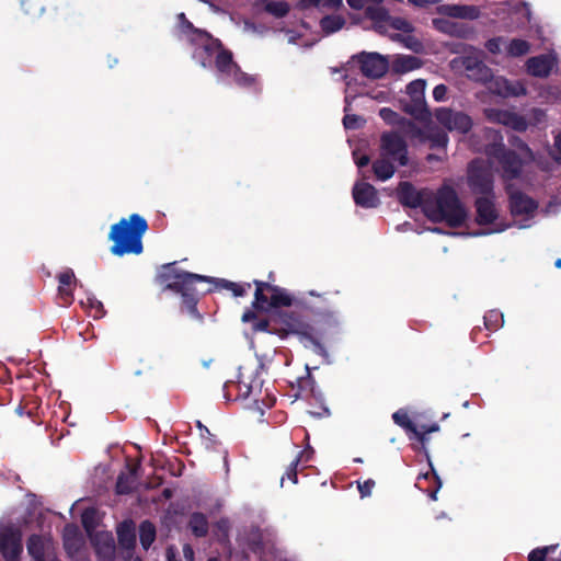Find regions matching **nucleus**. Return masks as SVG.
Masks as SVG:
<instances>
[{
  "label": "nucleus",
  "mask_w": 561,
  "mask_h": 561,
  "mask_svg": "<svg viewBox=\"0 0 561 561\" xmlns=\"http://www.w3.org/2000/svg\"><path fill=\"white\" fill-rule=\"evenodd\" d=\"M393 422L402 427L409 436L416 427L415 423L410 419L408 411L399 409L392 414Z\"/></svg>",
  "instance_id": "f704fd0d"
},
{
  "label": "nucleus",
  "mask_w": 561,
  "mask_h": 561,
  "mask_svg": "<svg viewBox=\"0 0 561 561\" xmlns=\"http://www.w3.org/2000/svg\"><path fill=\"white\" fill-rule=\"evenodd\" d=\"M156 526L149 522L144 520L139 526V540L145 550H148L152 542L156 540Z\"/></svg>",
  "instance_id": "2f4dec72"
},
{
  "label": "nucleus",
  "mask_w": 561,
  "mask_h": 561,
  "mask_svg": "<svg viewBox=\"0 0 561 561\" xmlns=\"http://www.w3.org/2000/svg\"><path fill=\"white\" fill-rule=\"evenodd\" d=\"M313 453L314 451L311 447L300 450L287 467L285 474L280 479V483H284L285 477H287V479H289L293 483H297L298 465L301 462H308L311 459Z\"/></svg>",
  "instance_id": "bb28decb"
},
{
  "label": "nucleus",
  "mask_w": 561,
  "mask_h": 561,
  "mask_svg": "<svg viewBox=\"0 0 561 561\" xmlns=\"http://www.w3.org/2000/svg\"><path fill=\"white\" fill-rule=\"evenodd\" d=\"M23 547L21 534L7 528L0 534V552L5 561H19Z\"/></svg>",
  "instance_id": "4468645a"
},
{
  "label": "nucleus",
  "mask_w": 561,
  "mask_h": 561,
  "mask_svg": "<svg viewBox=\"0 0 561 561\" xmlns=\"http://www.w3.org/2000/svg\"><path fill=\"white\" fill-rule=\"evenodd\" d=\"M557 549V546H547L543 548L534 549L529 556L528 561H561V559H548V554L553 552Z\"/></svg>",
  "instance_id": "79ce46f5"
},
{
  "label": "nucleus",
  "mask_w": 561,
  "mask_h": 561,
  "mask_svg": "<svg viewBox=\"0 0 561 561\" xmlns=\"http://www.w3.org/2000/svg\"><path fill=\"white\" fill-rule=\"evenodd\" d=\"M241 320L252 323L254 332L275 334L282 340L295 335L299 343L314 355L329 363L325 339L340 325L334 312H317L310 314L307 307L291 311H273L268 318H259L254 310L243 312Z\"/></svg>",
  "instance_id": "f257e3e1"
},
{
  "label": "nucleus",
  "mask_w": 561,
  "mask_h": 561,
  "mask_svg": "<svg viewBox=\"0 0 561 561\" xmlns=\"http://www.w3.org/2000/svg\"><path fill=\"white\" fill-rule=\"evenodd\" d=\"M380 141L383 154L402 167L408 164V145L398 131L383 133Z\"/></svg>",
  "instance_id": "f8f14e48"
},
{
  "label": "nucleus",
  "mask_w": 561,
  "mask_h": 561,
  "mask_svg": "<svg viewBox=\"0 0 561 561\" xmlns=\"http://www.w3.org/2000/svg\"><path fill=\"white\" fill-rule=\"evenodd\" d=\"M216 70L222 78H232L239 87H251L255 79L243 72L240 66L233 60L232 51H222L216 61Z\"/></svg>",
  "instance_id": "1a4fd4ad"
},
{
  "label": "nucleus",
  "mask_w": 561,
  "mask_h": 561,
  "mask_svg": "<svg viewBox=\"0 0 561 561\" xmlns=\"http://www.w3.org/2000/svg\"><path fill=\"white\" fill-rule=\"evenodd\" d=\"M15 412H16V414H19L20 416H23V415H25V414H26L28 417H32V416H33V410H31V409H30V410L25 411V407H24L22 403H20V404L16 407Z\"/></svg>",
  "instance_id": "774afa93"
},
{
  "label": "nucleus",
  "mask_w": 561,
  "mask_h": 561,
  "mask_svg": "<svg viewBox=\"0 0 561 561\" xmlns=\"http://www.w3.org/2000/svg\"><path fill=\"white\" fill-rule=\"evenodd\" d=\"M403 111L421 122H427L432 117L425 99L410 100L409 103L404 104Z\"/></svg>",
  "instance_id": "393cba45"
},
{
  "label": "nucleus",
  "mask_w": 561,
  "mask_h": 561,
  "mask_svg": "<svg viewBox=\"0 0 561 561\" xmlns=\"http://www.w3.org/2000/svg\"><path fill=\"white\" fill-rule=\"evenodd\" d=\"M196 426L198 427L201 437L205 442L207 448H215L219 444L216 436L201 421L196 422Z\"/></svg>",
  "instance_id": "de8ad7c7"
},
{
  "label": "nucleus",
  "mask_w": 561,
  "mask_h": 561,
  "mask_svg": "<svg viewBox=\"0 0 561 561\" xmlns=\"http://www.w3.org/2000/svg\"><path fill=\"white\" fill-rule=\"evenodd\" d=\"M375 481L373 479H367L365 481L357 480L356 485L357 490L360 494V497H367L371 495L373 489L375 488Z\"/></svg>",
  "instance_id": "5fc2aeb1"
},
{
  "label": "nucleus",
  "mask_w": 561,
  "mask_h": 561,
  "mask_svg": "<svg viewBox=\"0 0 561 561\" xmlns=\"http://www.w3.org/2000/svg\"><path fill=\"white\" fill-rule=\"evenodd\" d=\"M388 24L393 30L401 31L403 33H411V32H413L412 24L408 20H405L403 18H392V16H390V19L388 20Z\"/></svg>",
  "instance_id": "8fccbe9b"
},
{
  "label": "nucleus",
  "mask_w": 561,
  "mask_h": 561,
  "mask_svg": "<svg viewBox=\"0 0 561 561\" xmlns=\"http://www.w3.org/2000/svg\"><path fill=\"white\" fill-rule=\"evenodd\" d=\"M442 0H408V2L417 8H424L428 4H436Z\"/></svg>",
  "instance_id": "0e129e2a"
},
{
  "label": "nucleus",
  "mask_w": 561,
  "mask_h": 561,
  "mask_svg": "<svg viewBox=\"0 0 561 561\" xmlns=\"http://www.w3.org/2000/svg\"><path fill=\"white\" fill-rule=\"evenodd\" d=\"M398 133L409 137H419L422 133L421 128L411 119L402 117L401 123L397 126Z\"/></svg>",
  "instance_id": "ea45409f"
},
{
  "label": "nucleus",
  "mask_w": 561,
  "mask_h": 561,
  "mask_svg": "<svg viewBox=\"0 0 561 561\" xmlns=\"http://www.w3.org/2000/svg\"><path fill=\"white\" fill-rule=\"evenodd\" d=\"M64 547L69 556L77 554L82 547V538L76 526H67L64 535Z\"/></svg>",
  "instance_id": "c85d7f7f"
},
{
  "label": "nucleus",
  "mask_w": 561,
  "mask_h": 561,
  "mask_svg": "<svg viewBox=\"0 0 561 561\" xmlns=\"http://www.w3.org/2000/svg\"><path fill=\"white\" fill-rule=\"evenodd\" d=\"M254 300L252 307L256 311H268L280 307H291L294 297L285 289L264 280L254 279Z\"/></svg>",
  "instance_id": "39448f33"
},
{
  "label": "nucleus",
  "mask_w": 561,
  "mask_h": 561,
  "mask_svg": "<svg viewBox=\"0 0 561 561\" xmlns=\"http://www.w3.org/2000/svg\"><path fill=\"white\" fill-rule=\"evenodd\" d=\"M26 548L34 561H48L55 557L53 542L41 535H31L27 539Z\"/></svg>",
  "instance_id": "f3484780"
},
{
  "label": "nucleus",
  "mask_w": 561,
  "mask_h": 561,
  "mask_svg": "<svg viewBox=\"0 0 561 561\" xmlns=\"http://www.w3.org/2000/svg\"><path fill=\"white\" fill-rule=\"evenodd\" d=\"M494 84L496 85V89L494 92L502 96H520L526 95L527 90L526 88L519 83V82H511L504 78H497L494 81Z\"/></svg>",
  "instance_id": "a878e982"
},
{
  "label": "nucleus",
  "mask_w": 561,
  "mask_h": 561,
  "mask_svg": "<svg viewBox=\"0 0 561 561\" xmlns=\"http://www.w3.org/2000/svg\"><path fill=\"white\" fill-rule=\"evenodd\" d=\"M353 201L357 206L375 208L379 205V196L376 188L367 182H356L353 186Z\"/></svg>",
  "instance_id": "a211bd4d"
},
{
  "label": "nucleus",
  "mask_w": 561,
  "mask_h": 561,
  "mask_svg": "<svg viewBox=\"0 0 561 561\" xmlns=\"http://www.w3.org/2000/svg\"><path fill=\"white\" fill-rule=\"evenodd\" d=\"M344 103H345V106H344V116H343L342 123H343L345 130H348L351 128V113H350L351 96L347 93L344 96Z\"/></svg>",
  "instance_id": "4d7b16f0"
},
{
  "label": "nucleus",
  "mask_w": 561,
  "mask_h": 561,
  "mask_svg": "<svg viewBox=\"0 0 561 561\" xmlns=\"http://www.w3.org/2000/svg\"><path fill=\"white\" fill-rule=\"evenodd\" d=\"M373 171L378 180L386 181L394 173V165L387 159H378L373 163Z\"/></svg>",
  "instance_id": "473e14b6"
},
{
  "label": "nucleus",
  "mask_w": 561,
  "mask_h": 561,
  "mask_svg": "<svg viewBox=\"0 0 561 561\" xmlns=\"http://www.w3.org/2000/svg\"><path fill=\"white\" fill-rule=\"evenodd\" d=\"M416 61H417L416 57L405 56V57L399 59L397 65L400 66V68L403 71H409V70H412L415 68Z\"/></svg>",
  "instance_id": "13d9d810"
},
{
  "label": "nucleus",
  "mask_w": 561,
  "mask_h": 561,
  "mask_svg": "<svg viewBox=\"0 0 561 561\" xmlns=\"http://www.w3.org/2000/svg\"><path fill=\"white\" fill-rule=\"evenodd\" d=\"M507 122V126L512 127L514 130L517 131H525L528 126L526 119L514 112H512L511 117Z\"/></svg>",
  "instance_id": "603ef678"
},
{
  "label": "nucleus",
  "mask_w": 561,
  "mask_h": 561,
  "mask_svg": "<svg viewBox=\"0 0 561 561\" xmlns=\"http://www.w3.org/2000/svg\"><path fill=\"white\" fill-rule=\"evenodd\" d=\"M432 190L416 187L408 181L400 182L397 188V197L400 204L409 208H421L426 214L427 201H430Z\"/></svg>",
  "instance_id": "9d476101"
},
{
  "label": "nucleus",
  "mask_w": 561,
  "mask_h": 561,
  "mask_svg": "<svg viewBox=\"0 0 561 561\" xmlns=\"http://www.w3.org/2000/svg\"><path fill=\"white\" fill-rule=\"evenodd\" d=\"M483 319L485 328L490 331L497 330L503 323V314L495 310L489 311Z\"/></svg>",
  "instance_id": "a18cd8bd"
},
{
  "label": "nucleus",
  "mask_w": 561,
  "mask_h": 561,
  "mask_svg": "<svg viewBox=\"0 0 561 561\" xmlns=\"http://www.w3.org/2000/svg\"><path fill=\"white\" fill-rule=\"evenodd\" d=\"M88 300L90 302V307L95 309L94 318L103 317L105 313L103 304L94 298L93 299L89 298Z\"/></svg>",
  "instance_id": "680f3d73"
},
{
  "label": "nucleus",
  "mask_w": 561,
  "mask_h": 561,
  "mask_svg": "<svg viewBox=\"0 0 561 561\" xmlns=\"http://www.w3.org/2000/svg\"><path fill=\"white\" fill-rule=\"evenodd\" d=\"M231 523L229 518L221 517L213 525V536L216 541L222 546L230 545Z\"/></svg>",
  "instance_id": "c756f323"
},
{
  "label": "nucleus",
  "mask_w": 561,
  "mask_h": 561,
  "mask_svg": "<svg viewBox=\"0 0 561 561\" xmlns=\"http://www.w3.org/2000/svg\"><path fill=\"white\" fill-rule=\"evenodd\" d=\"M251 286V283H234V286L231 288V293L234 297H243L247 295Z\"/></svg>",
  "instance_id": "bf43d9fd"
},
{
  "label": "nucleus",
  "mask_w": 561,
  "mask_h": 561,
  "mask_svg": "<svg viewBox=\"0 0 561 561\" xmlns=\"http://www.w3.org/2000/svg\"><path fill=\"white\" fill-rule=\"evenodd\" d=\"M148 230L147 220L139 214H131L112 225L108 240L113 242L110 251L115 256L139 255L144 252L142 237Z\"/></svg>",
  "instance_id": "7ed1b4c3"
},
{
  "label": "nucleus",
  "mask_w": 561,
  "mask_h": 561,
  "mask_svg": "<svg viewBox=\"0 0 561 561\" xmlns=\"http://www.w3.org/2000/svg\"><path fill=\"white\" fill-rule=\"evenodd\" d=\"M81 524L87 534L92 536L98 526L96 510L94 507H88L82 512Z\"/></svg>",
  "instance_id": "c9c22d12"
},
{
  "label": "nucleus",
  "mask_w": 561,
  "mask_h": 561,
  "mask_svg": "<svg viewBox=\"0 0 561 561\" xmlns=\"http://www.w3.org/2000/svg\"><path fill=\"white\" fill-rule=\"evenodd\" d=\"M94 547L98 561H115L116 546L111 535L102 534L96 536Z\"/></svg>",
  "instance_id": "412c9836"
},
{
  "label": "nucleus",
  "mask_w": 561,
  "mask_h": 561,
  "mask_svg": "<svg viewBox=\"0 0 561 561\" xmlns=\"http://www.w3.org/2000/svg\"><path fill=\"white\" fill-rule=\"evenodd\" d=\"M289 10V4L285 1H273L266 5V11L278 19L286 16Z\"/></svg>",
  "instance_id": "37998d69"
},
{
  "label": "nucleus",
  "mask_w": 561,
  "mask_h": 561,
  "mask_svg": "<svg viewBox=\"0 0 561 561\" xmlns=\"http://www.w3.org/2000/svg\"><path fill=\"white\" fill-rule=\"evenodd\" d=\"M485 154L495 159L502 168V178L505 181L518 179L523 170L520 157L503 144L502 136L496 135L494 141L485 146Z\"/></svg>",
  "instance_id": "423d86ee"
},
{
  "label": "nucleus",
  "mask_w": 561,
  "mask_h": 561,
  "mask_svg": "<svg viewBox=\"0 0 561 561\" xmlns=\"http://www.w3.org/2000/svg\"><path fill=\"white\" fill-rule=\"evenodd\" d=\"M167 561H182L179 553L173 547L167 548L165 552Z\"/></svg>",
  "instance_id": "338daca9"
},
{
  "label": "nucleus",
  "mask_w": 561,
  "mask_h": 561,
  "mask_svg": "<svg viewBox=\"0 0 561 561\" xmlns=\"http://www.w3.org/2000/svg\"><path fill=\"white\" fill-rule=\"evenodd\" d=\"M467 184L474 195L488 196L495 194L493 172L481 159H474L468 164Z\"/></svg>",
  "instance_id": "6e6552de"
},
{
  "label": "nucleus",
  "mask_w": 561,
  "mask_h": 561,
  "mask_svg": "<svg viewBox=\"0 0 561 561\" xmlns=\"http://www.w3.org/2000/svg\"><path fill=\"white\" fill-rule=\"evenodd\" d=\"M425 80L422 79L410 82L407 85V94L410 96V100L425 99Z\"/></svg>",
  "instance_id": "58836bf2"
},
{
  "label": "nucleus",
  "mask_w": 561,
  "mask_h": 561,
  "mask_svg": "<svg viewBox=\"0 0 561 561\" xmlns=\"http://www.w3.org/2000/svg\"><path fill=\"white\" fill-rule=\"evenodd\" d=\"M176 262L167 263L161 266L156 275V283L161 286V291H173L181 296V312L191 317L202 319L197 309L198 298L196 285L198 283H214L216 289L231 291L234 282L225 278H213L178 268Z\"/></svg>",
  "instance_id": "f03ea898"
},
{
  "label": "nucleus",
  "mask_w": 561,
  "mask_h": 561,
  "mask_svg": "<svg viewBox=\"0 0 561 561\" xmlns=\"http://www.w3.org/2000/svg\"><path fill=\"white\" fill-rule=\"evenodd\" d=\"M58 279V297L62 301V306H69L73 301V290L76 288L77 278L71 268H66L57 275Z\"/></svg>",
  "instance_id": "6ab92c4d"
},
{
  "label": "nucleus",
  "mask_w": 561,
  "mask_h": 561,
  "mask_svg": "<svg viewBox=\"0 0 561 561\" xmlns=\"http://www.w3.org/2000/svg\"><path fill=\"white\" fill-rule=\"evenodd\" d=\"M188 42L196 46L193 57L203 68H216L218 56L222 51H230L219 38L214 37L209 32L198 31V36H188Z\"/></svg>",
  "instance_id": "0eeeda50"
},
{
  "label": "nucleus",
  "mask_w": 561,
  "mask_h": 561,
  "mask_svg": "<svg viewBox=\"0 0 561 561\" xmlns=\"http://www.w3.org/2000/svg\"><path fill=\"white\" fill-rule=\"evenodd\" d=\"M434 24L442 31L444 32H447V33H450V34H454L455 31L451 30V25L448 23V22H444V21H439V20H434ZM453 26H455V24H453Z\"/></svg>",
  "instance_id": "69168bd1"
},
{
  "label": "nucleus",
  "mask_w": 561,
  "mask_h": 561,
  "mask_svg": "<svg viewBox=\"0 0 561 561\" xmlns=\"http://www.w3.org/2000/svg\"><path fill=\"white\" fill-rule=\"evenodd\" d=\"M348 64H350V61L342 64L339 67H330L329 68L331 76L334 77V79L336 81H340V80L345 81V92H347V89L351 85V82L347 80L348 71H350V69L347 67Z\"/></svg>",
  "instance_id": "c03bdc74"
},
{
  "label": "nucleus",
  "mask_w": 561,
  "mask_h": 561,
  "mask_svg": "<svg viewBox=\"0 0 561 561\" xmlns=\"http://www.w3.org/2000/svg\"><path fill=\"white\" fill-rule=\"evenodd\" d=\"M531 49V45L526 39L513 38L506 46V55L508 57L518 58L527 55Z\"/></svg>",
  "instance_id": "7c9ffc66"
},
{
  "label": "nucleus",
  "mask_w": 561,
  "mask_h": 561,
  "mask_svg": "<svg viewBox=\"0 0 561 561\" xmlns=\"http://www.w3.org/2000/svg\"><path fill=\"white\" fill-rule=\"evenodd\" d=\"M435 117L447 130L462 135L469 133L473 125L472 118L468 114L448 107L436 108Z\"/></svg>",
  "instance_id": "9b49d317"
},
{
  "label": "nucleus",
  "mask_w": 561,
  "mask_h": 561,
  "mask_svg": "<svg viewBox=\"0 0 561 561\" xmlns=\"http://www.w3.org/2000/svg\"><path fill=\"white\" fill-rule=\"evenodd\" d=\"M553 68V59L548 55L530 57L526 61L527 72L536 78H547Z\"/></svg>",
  "instance_id": "aec40b11"
},
{
  "label": "nucleus",
  "mask_w": 561,
  "mask_h": 561,
  "mask_svg": "<svg viewBox=\"0 0 561 561\" xmlns=\"http://www.w3.org/2000/svg\"><path fill=\"white\" fill-rule=\"evenodd\" d=\"M442 12L450 18L476 20L480 11L474 5L448 4L444 5Z\"/></svg>",
  "instance_id": "5701e85b"
},
{
  "label": "nucleus",
  "mask_w": 561,
  "mask_h": 561,
  "mask_svg": "<svg viewBox=\"0 0 561 561\" xmlns=\"http://www.w3.org/2000/svg\"><path fill=\"white\" fill-rule=\"evenodd\" d=\"M410 440H416L420 443L421 447L425 449L426 444L430 440L428 434L425 430H422V427H415L414 432H411V434L408 436Z\"/></svg>",
  "instance_id": "864d4df0"
},
{
  "label": "nucleus",
  "mask_w": 561,
  "mask_h": 561,
  "mask_svg": "<svg viewBox=\"0 0 561 561\" xmlns=\"http://www.w3.org/2000/svg\"><path fill=\"white\" fill-rule=\"evenodd\" d=\"M187 527L196 538H204L209 531L208 519L201 512H194L190 515Z\"/></svg>",
  "instance_id": "cd10ccee"
},
{
  "label": "nucleus",
  "mask_w": 561,
  "mask_h": 561,
  "mask_svg": "<svg viewBox=\"0 0 561 561\" xmlns=\"http://www.w3.org/2000/svg\"><path fill=\"white\" fill-rule=\"evenodd\" d=\"M427 138L432 148H445L448 144V136L444 130H432Z\"/></svg>",
  "instance_id": "09e8293b"
},
{
  "label": "nucleus",
  "mask_w": 561,
  "mask_h": 561,
  "mask_svg": "<svg viewBox=\"0 0 561 561\" xmlns=\"http://www.w3.org/2000/svg\"><path fill=\"white\" fill-rule=\"evenodd\" d=\"M117 537L119 548L123 550L124 559H134L133 553L136 546L135 529L127 524H123L117 528Z\"/></svg>",
  "instance_id": "4be33fe9"
},
{
  "label": "nucleus",
  "mask_w": 561,
  "mask_h": 561,
  "mask_svg": "<svg viewBox=\"0 0 561 561\" xmlns=\"http://www.w3.org/2000/svg\"><path fill=\"white\" fill-rule=\"evenodd\" d=\"M354 60L359 64L363 75L368 78H381L389 68L388 60L377 53H360L353 56Z\"/></svg>",
  "instance_id": "ddd939ff"
},
{
  "label": "nucleus",
  "mask_w": 561,
  "mask_h": 561,
  "mask_svg": "<svg viewBox=\"0 0 561 561\" xmlns=\"http://www.w3.org/2000/svg\"><path fill=\"white\" fill-rule=\"evenodd\" d=\"M344 20L337 15H325L320 20V26L325 34H332L342 28Z\"/></svg>",
  "instance_id": "e433bc0d"
},
{
  "label": "nucleus",
  "mask_w": 561,
  "mask_h": 561,
  "mask_svg": "<svg viewBox=\"0 0 561 561\" xmlns=\"http://www.w3.org/2000/svg\"><path fill=\"white\" fill-rule=\"evenodd\" d=\"M379 116L382 118V121L391 126H399L401 123V119L403 116H401L399 113L394 112L393 110L389 107H382L379 110Z\"/></svg>",
  "instance_id": "49530a36"
},
{
  "label": "nucleus",
  "mask_w": 561,
  "mask_h": 561,
  "mask_svg": "<svg viewBox=\"0 0 561 561\" xmlns=\"http://www.w3.org/2000/svg\"><path fill=\"white\" fill-rule=\"evenodd\" d=\"M447 94V87L445 84H438L433 90V98L435 101H443L445 100Z\"/></svg>",
  "instance_id": "052dcab7"
},
{
  "label": "nucleus",
  "mask_w": 561,
  "mask_h": 561,
  "mask_svg": "<svg viewBox=\"0 0 561 561\" xmlns=\"http://www.w3.org/2000/svg\"><path fill=\"white\" fill-rule=\"evenodd\" d=\"M178 20H179V27H180V31L183 35L186 36V38L188 39V36H198V31H203L202 28H197L193 25V23L187 20L185 13H180L178 14Z\"/></svg>",
  "instance_id": "a19ab883"
},
{
  "label": "nucleus",
  "mask_w": 561,
  "mask_h": 561,
  "mask_svg": "<svg viewBox=\"0 0 561 561\" xmlns=\"http://www.w3.org/2000/svg\"><path fill=\"white\" fill-rule=\"evenodd\" d=\"M510 210L512 216H528L533 217L538 209V202L522 191H507Z\"/></svg>",
  "instance_id": "2eb2a0df"
},
{
  "label": "nucleus",
  "mask_w": 561,
  "mask_h": 561,
  "mask_svg": "<svg viewBox=\"0 0 561 561\" xmlns=\"http://www.w3.org/2000/svg\"><path fill=\"white\" fill-rule=\"evenodd\" d=\"M425 217L432 222L445 221L450 228H458L466 221L467 211L455 188L443 185L437 192L432 191Z\"/></svg>",
  "instance_id": "20e7f679"
},
{
  "label": "nucleus",
  "mask_w": 561,
  "mask_h": 561,
  "mask_svg": "<svg viewBox=\"0 0 561 561\" xmlns=\"http://www.w3.org/2000/svg\"><path fill=\"white\" fill-rule=\"evenodd\" d=\"M476 221L479 226L494 224L499 217L495 207V194L488 196H478L474 201Z\"/></svg>",
  "instance_id": "dca6fc26"
},
{
  "label": "nucleus",
  "mask_w": 561,
  "mask_h": 561,
  "mask_svg": "<svg viewBox=\"0 0 561 561\" xmlns=\"http://www.w3.org/2000/svg\"><path fill=\"white\" fill-rule=\"evenodd\" d=\"M242 375H239L238 380H229L224 386V392L227 400H230L232 398V389H237V393L234 396V400L238 399H247L250 393L252 392V386L242 380Z\"/></svg>",
  "instance_id": "b1692460"
},
{
  "label": "nucleus",
  "mask_w": 561,
  "mask_h": 561,
  "mask_svg": "<svg viewBox=\"0 0 561 561\" xmlns=\"http://www.w3.org/2000/svg\"><path fill=\"white\" fill-rule=\"evenodd\" d=\"M502 42H503V37L496 36V37L488 39L484 44V47L489 53H491L493 55H497L501 53Z\"/></svg>",
  "instance_id": "6e6d98bb"
},
{
  "label": "nucleus",
  "mask_w": 561,
  "mask_h": 561,
  "mask_svg": "<svg viewBox=\"0 0 561 561\" xmlns=\"http://www.w3.org/2000/svg\"><path fill=\"white\" fill-rule=\"evenodd\" d=\"M512 112L505 110H490L488 118L492 122L507 126Z\"/></svg>",
  "instance_id": "3c124183"
},
{
  "label": "nucleus",
  "mask_w": 561,
  "mask_h": 561,
  "mask_svg": "<svg viewBox=\"0 0 561 561\" xmlns=\"http://www.w3.org/2000/svg\"><path fill=\"white\" fill-rule=\"evenodd\" d=\"M366 15L374 22H386L390 19L389 11L380 5H369L366 8Z\"/></svg>",
  "instance_id": "4c0bfd02"
},
{
  "label": "nucleus",
  "mask_w": 561,
  "mask_h": 561,
  "mask_svg": "<svg viewBox=\"0 0 561 561\" xmlns=\"http://www.w3.org/2000/svg\"><path fill=\"white\" fill-rule=\"evenodd\" d=\"M342 4V0H300L298 8L300 10H307L310 8H318L322 10H334Z\"/></svg>",
  "instance_id": "72a5a7b5"
},
{
  "label": "nucleus",
  "mask_w": 561,
  "mask_h": 561,
  "mask_svg": "<svg viewBox=\"0 0 561 561\" xmlns=\"http://www.w3.org/2000/svg\"><path fill=\"white\" fill-rule=\"evenodd\" d=\"M124 474L118 476L116 482V492L118 494H127L130 492V488L125 483Z\"/></svg>",
  "instance_id": "e2e57ef3"
}]
</instances>
